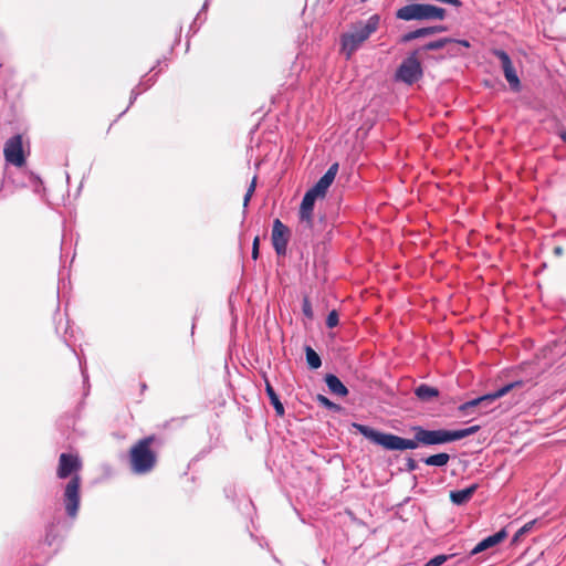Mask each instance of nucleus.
Listing matches in <instances>:
<instances>
[{"instance_id": "nucleus-26", "label": "nucleus", "mask_w": 566, "mask_h": 566, "mask_svg": "<svg viewBox=\"0 0 566 566\" xmlns=\"http://www.w3.org/2000/svg\"><path fill=\"white\" fill-rule=\"evenodd\" d=\"M537 520L525 523L513 536V543H516L523 535L532 531Z\"/></svg>"}, {"instance_id": "nucleus-33", "label": "nucleus", "mask_w": 566, "mask_h": 566, "mask_svg": "<svg viewBox=\"0 0 566 566\" xmlns=\"http://www.w3.org/2000/svg\"><path fill=\"white\" fill-rule=\"evenodd\" d=\"M453 42H455V43H458V44H460V45H462L464 48H469L470 46V42L468 40H455L454 39Z\"/></svg>"}, {"instance_id": "nucleus-13", "label": "nucleus", "mask_w": 566, "mask_h": 566, "mask_svg": "<svg viewBox=\"0 0 566 566\" xmlns=\"http://www.w3.org/2000/svg\"><path fill=\"white\" fill-rule=\"evenodd\" d=\"M318 197H316L314 193H312L311 191L307 190L302 199V202H301L300 212H298L300 222L304 223L310 229L313 227V210H314L315 200Z\"/></svg>"}, {"instance_id": "nucleus-19", "label": "nucleus", "mask_w": 566, "mask_h": 566, "mask_svg": "<svg viewBox=\"0 0 566 566\" xmlns=\"http://www.w3.org/2000/svg\"><path fill=\"white\" fill-rule=\"evenodd\" d=\"M416 397L423 401L429 402L433 398H437L439 396V390L436 387H431L427 384H421L415 389Z\"/></svg>"}, {"instance_id": "nucleus-28", "label": "nucleus", "mask_w": 566, "mask_h": 566, "mask_svg": "<svg viewBox=\"0 0 566 566\" xmlns=\"http://www.w3.org/2000/svg\"><path fill=\"white\" fill-rule=\"evenodd\" d=\"M449 556L447 555H437L428 560L423 566H441L443 563L448 560Z\"/></svg>"}, {"instance_id": "nucleus-22", "label": "nucleus", "mask_w": 566, "mask_h": 566, "mask_svg": "<svg viewBox=\"0 0 566 566\" xmlns=\"http://www.w3.org/2000/svg\"><path fill=\"white\" fill-rule=\"evenodd\" d=\"M305 357L311 369H318L322 366L319 355L311 346H305Z\"/></svg>"}, {"instance_id": "nucleus-2", "label": "nucleus", "mask_w": 566, "mask_h": 566, "mask_svg": "<svg viewBox=\"0 0 566 566\" xmlns=\"http://www.w3.org/2000/svg\"><path fill=\"white\" fill-rule=\"evenodd\" d=\"M379 22L380 17L373 14L366 21L360 20L352 23L349 30L340 36L342 52L345 53L346 59H350L364 42L378 30Z\"/></svg>"}, {"instance_id": "nucleus-38", "label": "nucleus", "mask_w": 566, "mask_h": 566, "mask_svg": "<svg viewBox=\"0 0 566 566\" xmlns=\"http://www.w3.org/2000/svg\"><path fill=\"white\" fill-rule=\"evenodd\" d=\"M559 137L562 138V140H563V142H565V143H566V132H562V133L559 134Z\"/></svg>"}, {"instance_id": "nucleus-21", "label": "nucleus", "mask_w": 566, "mask_h": 566, "mask_svg": "<svg viewBox=\"0 0 566 566\" xmlns=\"http://www.w3.org/2000/svg\"><path fill=\"white\" fill-rule=\"evenodd\" d=\"M450 460V455L448 453L441 452L433 455H430L428 458H424L422 461L427 465L431 467H444Z\"/></svg>"}, {"instance_id": "nucleus-10", "label": "nucleus", "mask_w": 566, "mask_h": 566, "mask_svg": "<svg viewBox=\"0 0 566 566\" xmlns=\"http://www.w3.org/2000/svg\"><path fill=\"white\" fill-rule=\"evenodd\" d=\"M290 235V229L280 219H275L272 226L271 239L277 255L286 254Z\"/></svg>"}, {"instance_id": "nucleus-15", "label": "nucleus", "mask_w": 566, "mask_h": 566, "mask_svg": "<svg viewBox=\"0 0 566 566\" xmlns=\"http://www.w3.org/2000/svg\"><path fill=\"white\" fill-rule=\"evenodd\" d=\"M507 536V533L504 528L500 530L499 532L483 538L481 542H479L470 552V556L478 555L489 548H492L503 542Z\"/></svg>"}, {"instance_id": "nucleus-4", "label": "nucleus", "mask_w": 566, "mask_h": 566, "mask_svg": "<svg viewBox=\"0 0 566 566\" xmlns=\"http://www.w3.org/2000/svg\"><path fill=\"white\" fill-rule=\"evenodd\" d=\"M155 441L156 437L150 434L138 440L130 448L129 463L135 474H147L156 467L157 454L151 450Z\"/></svg>"}, {"instance_id": "nucleus-36", "label": "nucleus", "mask_w": 566, "mask_h": 566, "mask_svg": "<svg viewBox=\"0 0 566 566\" xmlns=\"http://www.w3.org/2000/svg\"><path fill=\"white\" fill-rule=\"evenodd\" d=\"M563 252H564V250H563L562 247H555L554 248V254L555 255L560 256V255H563Z\"/></svg>"}, {"instance_id": "nucleus-35", "label": "nucleus", "mask_w": 566, "mask_h": 566, "mask_svg": "<svg viewBox=\"0 0 566 566\" xmlns=\"http://www.w3.org/2000/svg\"><path fill=\"white\" fill-rule=\"evenodd\" d=\"M259 258V248L252 247V259L256 260Z\"/></svg>"}, {"instance_id": "nucleus-37", "label": "nucleus", "mask_w": 566, "mask_h": 566, "mask_svg": "<svg viewBox=\"0 0 566 566\" xmlns=\"http://www.w3.org/2000/svg\"><path fill=\"white\" fill-rule=\"evenodd\" d=\"M259 244H260V238L255 237L254 240H253L252 247L259 248Z\"/></svg>"}, {"instance_id": "nucleus-27", "label": "nucleus", "mask_w": 566, "mask_h": 566, "mask_svg": "<svg viewBox=\"0 0 566 566\" xmlns=\"http://www.w3.org/2000/svg\"><path fill=\"white\" fill-rule=\"evenodd\" d=\"M338 322H339L338 313L336 311H331L326 317V326L328 328L336 327L338 325Z\"/></svg>"}, {"instance_id": "nucleus-9", "label": "nucleus", "mask_w": 566, "mask_h": 566, "mask_svg": "<svg viewBox=\"0 0 566 566\" xmlns=\"http://www.w3.org/2000/svg\"><path fill=\"white\" fill-rule=\"evenodd\" d=\"M492 54L500 60L504 76L509 82L511 90L513 92H520L521 81L516 74L510 55L501 49H494Z\"/></svg>"}, {"instance_id": "nucleus-12", "label": "nucleus", "mask_w": 566, "mask_h": 566, "mask_svg": "<svg viewBox=\"0 0 566 566\" xmlns=\"http://www.w3.org/2000/svg\"><path fill=\"white\" fill-rule=\"evenodd\" d=\"M337 171L338 164L335 163L331 165L326 172L317 180V182L311 189H308V191L314 193L316 197H325L328 188L335 180Z\"/></svg>"}, {"instance_id": "nucleus-16", "label": "nucleus", "mask_w": 566, "mask_h": 566, "mask_svg": "<svg viewBox=\"0 0 566 566\" xmlns=\"http://www.w3.org/2000/svg\"><path fill=\"white\" fill-rule=\"evenodd\" d=\"M478 490V484H472L462 490H455L450 492V500L455 505H463L468 503L475 491Z\"/></svg>"}, {"instance_id": "nucleus-32", "label": "nucleus", "mask_w": 566, "mask_h": 566, "mask_svg": "<svg viewBox=\"0 0 566 566\" xmlns=\"http://www.w3.org/2000/svg\"><path fill=\"white\" fill-rule=\"evenodd\" d=\"M492 403H493V402H482V405L480 406L481 411H482V412H488V410L492 409V408H491V405H492Z\"/></svg>"}, {"instance_id": "nucleus-14", "label": "nucleus", "mask_w": 566, "mask_h": 566, "mask_svg": "<svg viewBox=\"0 0 566 566\" xmlns=\"http://www.w3.org/2000/svg\"><path fill=\"white\" fill-rule=\"evenodd\" d=\"M447 30H448V28L446 25H442V24L419 28V29H416V30H412L410 32L405 33L400 38V42L401 43H408V42H411V41H413L416 39H420V38L429 36V35H432V34L446 32Z\"/></svg>"}, {"instance_id": "nucleus-29", "label": "nucleus", "mask_w": 566, "mask_h": 566, "mask_svg": "<svg viewBox=\"0 0 566 566\" xmlns=\"http://www.w3.org/2000/svg\"><path fill=\"white\" fill-rule=\"evenodd\" d=\"M54 523L49 524L46 527L45 541L49 545H52L57 536L54 532Z\"/></svg>"}, {"instance_id": "nucleus-40", "label": "nucleus", "mask_w": 566, "mask_h": 566, "mask_svg": "<svg viewBox=\"0 0 566 566\" xmlns=\"http://www.w3.org/2000/svg\"><path fill=\"white\" fill-rule=\"evenodd\" d=\"M367 0H360V2H366Z\"/></svg>"}, {"instance_id": "nucleus-24", "label": "nucleus", "mask_w": 566, "mask_h": 566, "mask_svg": "<svg viewBox=\"0 0 566 566\" xmlns=\"http://www.w3.org/2000/svg\"><path fill=\"white\" fill-rule=\"evenodd\" d=\"M316 401H317L321 406L325 407V408H326V409H328V410H332V411H335V412H338V411H340V410H342V407H340L339 405H337V403L333 402L332 400H329V399H328L326 396H324V395L318 394V395L316 396Z\"/></svg>"}, {"instance_id": "nucleus-39", "label": "nucleus", "mask_w": 566, "mask_h": 566, "mask_svg": "<svg viewBox=\"0 0 566 566\" xmlns=\"http://www.w3.org/2000/svg\"><path fill=\"white\" fill-rule=\"evenodd\" d=\"M193 329H195V323L192 324L191 326V333L193 334Z\"/></svg>"}, {"instance_id": "nucleus-20", "label": "nucleus", "mask_w": 566, "mask_h": 566, "mask_svg": "<svg viewBox=\"0 0 566 566\" xmlns=\"http://www.w3.org/2000/svg\"><path fill=\"white\" fill-rule=\"evenodd\" d=\"M453 41H454V39H452V38H441V39H438V40L430 41V42L426 43L418 51L419 52L420 51H423V52L437 51V50L443 49L449 43H453Z\"/></svg>"}, {"instance_id": "nucleus-30", "label": "nucleus", "mask_w": 566, "mask_h": 566, "mask_svg": "<svg viewBox=\"0 0 566 566\" xmlns=\"http://www.w3.org/2000/svg\"><path fill=\"white\" fill-rule=\"evenodd\" d=\"M302 311H303V314L308 317V318H312L313 316V311H312V306H311V303L308 301L307 297H305L303 300V305H302Z\"/></svg>"}, {"instance_id": "nucleus-3", "label": "nucleus", "mask_w": 566, "mask_h": 566, "mask_svg": "<svg viewBox=\"0 0 566 566\" xmlns=\"http://www.w3.org/2000/svg\"><path fill=\"white\" fill-rule=\"evenodd\" d=\"M352 426L365 438L378 446H381L386 450H413L422 444L421 441L418 440V426L412 428V431L415 432L413 439H405L392 433L380 432L357 422H354Z\"/></svg>"}, {"instance_id": "nucleus-1", "label": "nucleus", "mask_w": 566, "mask_h": 566, "mask_svg": "<svg viewBox=\"0 0 566 566\" xmlns=\"http://www.w3.org/2000/svg\"><path fill=\"white\" fill-rule=\"evenodd\" d=\"M82 468L81 459L71 453H61L56 475L59 479H67L63 491V505L66 516L74 521L77 517L81 504V476L77 474Z\"/></svg>"}, {"instance_id": "nucleus-31", "label": "nucleus", "mask_w": 566, "mask_h": 566, "mask_svg": "<svg viewBox=\"0 0 566 566\" xmlns=\"http://www.w3.org/2000/svg\"><path fill=\"white\" fill-rule=\"evenodd\" d=\"M417 469H418V463L412 458H408L406 461V470L408 472H413Z\"/></svg>"}, {"instance_id": "nucleus-17", "label": "nucleus", "mask_w": 566, "mask_h": 566, "mask_svg": "<svg viewBox=\"0 0 566 566\" xmlns=\"http://www.w3.org/2000/svg\"><path fill=\"white\" fill-rule=\"evenodd\" d=\"M325 382L329 391L339 397H345L348 394L347 387L342 382V380L333 374H327L325 376Z\"/></svg>"}, {"instance_id": "nucleus-25", "label": "nucleus", "mask_w": 566, "mask_h": 566, "mask_svg": "<svg viewBox=\"0 0 566 566\" xmlns=\"http://www.w3.org/2000/svg\"><path fill=\"white\" fill-rule=\"evenodd\" d=\"M255 186H256V177H253L249 188L247 189L244 198H243V214L247 213V208H248L249 202L255 191Z\"/></svg>"}, {"instance_id": "nucleus-8", "label": "nucleus", "mask_w": 566, "mask_h": 566, "mask_svg": "<svg viewBox=\"0 0 566 566\" xmlns=\"http://www.w3.org/2000/svg\"><path fill=\"white\" fill-rule=\"evenodd\" d=\"M523 385H524L523 380H515L513 382H510V384L499 388L494 392L486 394V395H483L481 397H478V398L471 399L469 401H465L462 405H460L458 409H459V411L461 413H463L465 416H469V415L472 413V409L475 408V407L480 408L482 402H494L496 399H499V398L505 396L506 394H509L512 389L520 388Z\"/></svg>"}, {"instance_id": "nucleus-18", "label": "nucleus", "mask_w": 566, "mask_h": 566, "mask_svg": "<svg viewBox=\"0 0 566 566\" xmlns=\"http://www.w3.org/2000/svg\"><path fill=\"white\" fill-rule=\"evenodd\" d=\"M265 381V392L270 399L271 405L273 406L275 412L277 416L282 417L285 413V409L283 403L281 402L279 396L276 395L275 390L273 389L271 382L266 377H264Z\"/></svg>"}, {"instance_id": "nucleus-11", "label": "nucleus", "mask_w": 566, "mask_h": 566, "mask_svg": "<svg viewBox=\"0 0 566 566\" xmlns=\"http://www.w3.org/2000/svg\"><path fill=\"white\" fill-rule=\"evenodd\" d=\"M4 158L9 164L21 167L25 163L21 135L9 138L3 148Z\"/></svg>"}, {"instance_id": "nucleus-7", "label": "nucleus", "mask_w": 566, "mask_h": 566, "mask_svg": "<svg viewBox=\"0 0 566 566\" xmlns=\"http://www.w3.org/2000/svg\"><path fill=\"white\" fill-rule=\"evenodd\" d=\"M419 51H413L402 60L395 72V81L406 85H413L423 76V69L418 59Z\"/></svg>"}, {"instance_id": "nucleus-6", "label": "nucleus", "mask_w": 566, "mask_h": 566, "mask_svg": "<svg viewBox=\"0 0 566 566\" xmlns=\"http://www.w3.org/2000/svg\"><path fill=\"white\" fill-rule=\"evenodd\" d=\"M446 17L444 8L429 3H408L396 11V18L403 21H442Z\"/></svg>"}, {"instance_id": "nucleus-5", "label": "nucleus", "mask_w": 566, "mask_h": 566, "mask_svg": "<svg viewBox=\"0 0 566 566\" xmlns=\"http://www.w3.org/2000/svg\"><path fill=\"white\" fill-rule=\"evenodd\" d=\"M479 430L480 426H471L459 430H428L421 426H418V440L421 441L423 446L444 444L472 436Z\"/></svg>"}, {"instance_id": "nucleus-23", "label": "nucleus", "mask_w": 566, "mask_h": 566, "mask_svg": "<svg viewBox=\"0 0 566 566\" xmlns=\"http://www.w3.org/2000/svg\"><path fill=\"white\" fill-rule=\"evenodd\" d=\"M151 85H153V77H150L146 81H142L137 87L133 88V91L130 93L129 106L134 104V102L136 101V98L143 91L148 90Z\"/></svg>"}, {"instance_id": "nucleus-34", "label": "nucleus", "mask_w": 566, "mask_h": 566, "mask_svg": "<svg viewBox=\"0 0 566 566\" xmlns=\"http://www.w3.org/2000/svg\"><path fill=\"white\" fill-rule=\"evenodd\" d=\"M80 367H81V373H82L84 380H87L86 368L83 366L81 360H80Z\"/></svg>"}]
</instances>
